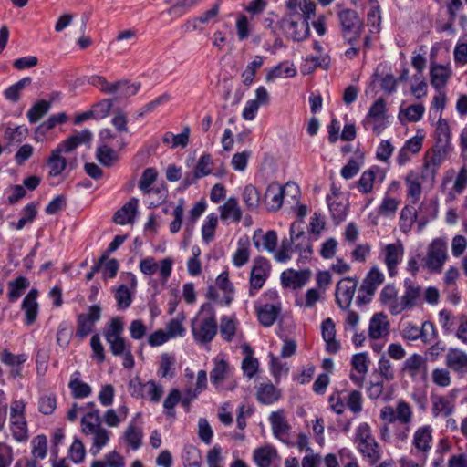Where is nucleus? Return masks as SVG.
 Segmentation results:
<instances>
[{"label": "nucleus", "instance_id": "1", "mask_svg": "<svg viewBox=\"0 0 467 467\" xmlns=\"http://www.w3.org/2000/svg\"><path fill=\"white\" fill-rule=\"evenodd\" d=\"M218 332L216 313L211 302L202 304L192 322V333L199 344H208L213 341Z\"/></svg>", "mask_w": 467, "mask_h": 467}, {"label": "nucleus", "instance_id": "2", "mask_svg": "<svg viewBox=\"0 0 467 467\" xmlns=\"http://www.w3.org/2000/svg\"><path fill=\"white\" fill-rule=\"evenodd\" d=\"M254 311L260 325L272 327L282 312L280 296L275 290H267L254 302Z\"/></svg>", "mask_w": 467, "mask_h": 467}, {"label": "nucleus", "instance_id": "3", "mask_svg": "<svg viewBox=\"0 0 467 467\" xmlns=\"http://www.w3.org/2000/svg\"><path fill=\"white\" fill-rule=\"evenodd\" d=\"M81 430L85 435H92V445L89 452L97 456L108 445L111 432L101 426L100 416L89 414L81 419Z\"/></svg>", "mask_w": 467, "mask_h": 467}, {"label": "nucleus", "instance_id": "4", "mask_svg": "<svg viewBox=\"0 0 467 467\" xmlns=\"http://www.w3.org/2000/svg\"><path fill=\"white\" fill-rule=\"evenodd\" d=\"M355 442L358 451L370 464H375L381 457L379 443L376 441L371 427L367 422L360 423L355 431Z\"/></svg>", "mask_w": 467, "mask_h": 467}, {"label": "nucleus", "instance_id": "5", "mask_svg": "<svg viewBox=\"0 0 467 467\" xmlns=\"http://www.w3.org/2000/svg\"><path fill=\"white\" fill-rule=\"evenodd\" d=\"M283 34L294 41H303L310 34L309 23L297 12H288L278 22Z\"/></svg>", "mask_w": 467, "mask_h": 467}, {"label": "nucleus", "instance_id": "6", "mask_svg": "<svg viewBox=\"0 0 467 467\" xmlns=\"http://www.w3.org/2000/svg\"><path fill=\"white\" fill-rule=\"evenodd\" d=\"M385 275L378 266H373L368 272L358 289L356 303L358 306L366 305L372 300L378 287L383 284Z\"/></svg>", "mask_w": 467, "mask_h": 467}, {"label": "nucleus", "instance_id": "7", "mask_svg": "<svg viewBox=\"0 0 467 467\" xmlns=\"http://www.w3.org/2000/svg\"><path fill=\"white\" fill-rule=\"evenodd\" d=\"M403 294L400 297L399 304L394 306V310L398 315L405 310H412L417 306L422 297V288L414 280L406 278L403 281Z\"/></svg>", "mask_w": 467, "mask_h": 467}, {"label": "nucleus", "instance_id": "8", "mask_svg": "<svg viewBox=\"0 0 467 467\" xmlns=\"http://www.w3.org/2000/svg\"><path fill=\"white\" fill-rule=\"evenodd\" d=\"M338 19L344 39L353 44L354 40L359 37L362 28V22L358 13L352 9H344L338 13Z\"/></svg>", "mask_w": 467, "mask_h": 467}, {"label": "nucleus", "instance_id": "9", "mask_svg": "<svg viewBox=\"0 0 467 467\" xmlns=\"http://www.w3.org/2000/svg\"><path fill=\"white\" fill-rule=\"evenodd\" d=\"M447 257L445 241L441 238L434 239L428 247L424 266L431 272H441Z\"/></svg>", "mask_w": 467, "mask_h": 467}, {"label": "nucleus", "instance_id": "10", "mask_svg": "<svg viewBox=\"0 0 467 467\" xmlns=\"http://www.w3.org/2000/svg\"><path fill=\"white\" fill-rule=\"evenodd\" d=\"M387 108L383 98H379L369 108L363 124L370 128L373 132L379 134L387 127Z\"/></svg>", "mask_w": 467, "mask_h": 467}, {"label": "nucleus", "instance_id": "11", "mask_svg": "<svg viewBox=\"0 0 467 467\" xmlns=\"http://www.w3.org/2000/svg\"><path fill=\"white\" fill-rule=\"evenodd\" d=\"M286 191H292L294 197L299 193L298 186L293 182L286 183L285 187L281 186L277 182H271L267 186L265 193V201L268 211L275 212L281 208L284 195Z\"/></svg>", "mask_w": 467, "mask_h": 467}, {"label": "nucleus", "instance_id": "12", "mask_svg": "<svg viewBox=\"0 0 467 467\" xmlns=\"http://www.w3.org/2000/svg\"><path fill=\"white\" fill-rule=\"evenodd\" d=\"M404 254V247L400 242L388 244L381 247L379 258L386 265L389 275L394 277L397 275L398 265L401 263Z\"/></svg>", "mask_w": 467, "mask_h": 467}, {"label": "nucleus", "instance_id": "13", "mask_svg": "<svg viewBox=\"0 0 467 467\" xmlns=\"http://www.w3.org/2000/svg\"><path fill=\"white\" fill-rule=\"evenodd\" d=\"M271 265L268 260L263 257H258L255 259L254 264L251 269L250 273V290L249 295L251 296H254V292L260 290L267 278L270 275Z\"/></svg>", "mask_w": 467, "mask_h": 467}, {"label": "nucleus", "instance_id": "14", "mask_svg": "<svg viewBox=\"0 0 467 467\" xmlns=\"http://www.w3.org/2000/svg\"><path fill=\"white\" fill-rule=\"evenodd\" d=\"M450 150V147L434 145L424 162L422 177H427L431 182H434L437 170L447 159Z\"/></svg>", "mask_w": 467, "mask_h": 467}, {"label": "nucleus", "instance_id": "15", "mask_svg": "<svg viewBox=\"0 0 467 467\" xmlns=\"http://www.w3.org/2000/svg\"><path fill=\"white\" fill-rule=\"evenodd\" d=\"M358 280L354 277H345L341 279L336 287V302L338 306L346 310L349 307L354 297Z\"/></svg>", "mask_w": 467, "mask_h": 467}, {"label": "nucleus", "instance_id": "16", "mask_svg": "<svg viewBox=\"0 0 467 467\" xmlns=\"http://www.w3.org/2000/svg\"><path fill=\"white\" fill-rule=\"evenodd\" d=\"M219 12L220 2H216L209 10L203 12L199 16L188 19L182 25V30L185 33H191L193 31L202 32L204 29V25L216 21Z\"/></svg>", "mask_w": 467, "mask_h": 467}, {"label": "nucleus", "instance_id": "17", "mask_svg": "<svg viewBox=\"0 0 467 467\" xmlns=\"http://www.w3.org/2000/svg\"><path fill=\"white\" fill-rule=\"evenodd\" d=\"M101 308L98 305L89 306L88 313H81L77 317L76 336L84 338L90 334L95 323L100 319Z\"/></svg>", "mask_w": 467, "mask_h": 467}, {"label": "nucleus", "instance_id": "18", "mask_svg": "<svg viewBox=\"0 0 467 467\" xmlns=\"http://www.w3.org/2000/svg\"><path fill=\"white\" fill-rule=\"evenodd\" d=\"M172 264V259L165 258L158 265L152 256H148L140 262L139 268L145 275H152L159 270L163 282H166L171 276Z\"/></svg>", "mask_w": 467, "mask_h": 467}, {"label": "nucleus", "instance_id": "19", "mask_svg": "<svg viewBox=\"0 0 467 467\" xmlns=\"http://www.w3.org/2000/svg\"><path fill=\"white\" fill-rule=\"evenodd\" d=\"M385 178V170L374 165L363 171L359 180L357 182V187L361 193L367 194L372 192L374 183L381 184Z\"/></svg>", "mask_w": 467, "mask_h": 467}, {"label": "nucleus", "instance_id": "20", "mask_svg": "<svg viewBox=\"0 0 467 467\" xmlns=\"http://www.w3.org/2000/svg\"><path fill=\"white\" fill-rule=\"evenodd\" d=\"M427 358L420 354L410 355L402 364L401 372L413 380L424 379L427 374Z\"/></svg>", "mask_w": 467, "mask_h": 467}, {"label": "nucleus", "instance_id": "21", "mask_svg": "<svg viewBox=\"0 0 467 467\" xmlns=\"http://www.w3.org/2000/svg\"><path fill=\"white\" fill-rule=\"evenodd\" d=\"M444 364L459 375L467 374V353L460 348H450L445 355Z\"/></svg>", "mask_w": 467, "mask_h": 467}, {"label": "nucleus", "instance_id": "22", "mask_svg": "<svg viewBox=\"0 0 467 467\" xmlns=\"http://www.w3.org/2000/svg\"><path fill=\"white\" fill-rule=\"evenodd\" d=\"M432 415L434 417H449L454 410V396L431 394Z\"/></svg>", "mask_w": 467, "mask_h": 467}, {"label": "nucleus", "instance_id": "23", "mask_svg": "<svg viewBox=\"0 0 467 467\" xmlns=\"http://www.w3.org/2000/svg\"><path fill=\"white\" fill-rule=\"evenodd\" d=\"M389 322L383 312L375 313L369 321L368 336L372 339H379L389 334Z\"/></svg>", "mask_w": 467, "mask_h": 467}, {"label": "nucleus", "instance_id": "24", "mask_svg": "<svg viewBox=\"0 0 467 467\" xmlns=\"http://www.w3.org/2000/svg\"><path fill=\"white\" fill-rule=\"evenodd\" d=\"M310 278V272L296 271L288 269L281 274V283L284 286L292 289H299L304 286Z\"/></svg>", "mask_w": 467, "mask_h": 467}, {"label": "nucleus", "instance_id": "25", "mask_svg": "<svg viewBox=\"0 0 467 467\" xmlns=\"http://www.w3.org/2000/svg\"><path fill=\"white\" fill-rule=\"evenodd\" d=\"M322 337L326 342V349L331 353L336 354L339 351L341 345L336 339V326L332 318H326L321 324Z\"/></svg>", "mask_w": 467, "mask_h": 467}, {"label": "nucleus", "instance_id": "26", "mask_svg": "<svg viewBox=\"0 0 467 467\" xmlns=\"http://www.w3.org/2000/svg\"><path fill=\"white\" fill-rule=\"evenodd\" d=\"M92 139V132L88 130H84L80 132L69 136L67 139L59 143L56 150L61 153H69L73 151L78 146L88 143Z\"/></svg>", "mask_w": 467, "mask_h": 467}, {"label": "nucleus", "instance_id": "27", "mask_svg": "<svg viewBox=\"0 0 467 467\" xmlns=\"http://www.w3.org/2000/svg\"><path fill=\"white\" fill-rule=\"evenodd\" d=\"M37 296L38 291L31 289L23 299L21 307L25 313V324L26 326H31L36 320L38 315Z\"/></svg>", "mask_w": 467, "mask_h": 467}, {"label": "nucleus", "instance_id": "28", "mask_svg": "<svg viewBox=\"0 0 467 467\" xmlns=\"http://www.w3.org/2000/svg\"><path fill=\"white\" fill-rule=\"evenodd\" d=\"M424 178L422 175L420 176L417 172L410 171L404 179L407 187V197L413 204H416L421 197V180Z\"/></svg>", "mask_w": 467, "mask_h": 467}, {"label": "nucleus", "instance_id": "29", "mask_svg": "<svg viewBox=\"0 0 467 467\" xmlns=\"http://www.w3.org/2000/svg\"><path fill=\"white\" fill-rule=\"evenodd\" d=\"M139 201L131 198L113 216V221L117 224L125 225L132 223L137 213Z\"/></svg>", "mask_w": 467, "mask_h": 467}, {"label": "nucleus", "instance_id": "30", "mask_svg": "<svg viewBox=\"0 0 467 467\" xmlns=\"http://www.w3.org/2000/svg\"><path fill=\"white\" fill-rule=\"evenodd\" d=\"M253 243L258 250L263 248L268 252H275L277 244V234L271 230L264 234L263 231L258 229L254 233Z\"/></svg>", "mask_w": 467, "mask_h": 467}, {"label": "nucleus", "instance_id": "31", "mask_svg": "<svg viewBox=\"0 0 467 467\" xmlns=\"http://www.w3.org/2000/svg\"><path fill=\"white\" fill-rule=\"evenodd\" d=\"M230 375V368L228 363L223 359H215L214 367L210 372L211 383L217 390L224 389L223 382L228 379Z\"/></svg>", "mask_w": 467, "mask_h": 467}, {"label": "nucleus", "instance_id": "32", "mask_svg": "<svg viewBox=\"0 0 467 467\" xmlns=\"http://www.w3.org/2000/svg\"><path fill=\"white\" fill-rule=\"evenodd\" d=\"M68 388L75 399L88 398L92 393V388L81 380V374L78 370L71 374Z\"/></svg>", "mask_w": 467, "mask_h": 467}, {"label": "nucleus", "instance_id": "33", "mask_svg": "<svg viewBox=\"0 0 467 467\" xmlns=\"http://www.w3.org/2000/svg\"><path fill=\"white\" fill-rule=\"evenodd\" d=\"M431 84L436 89L443 88L451 76V70L449 65H431Z\"/></svg>", "mask_w": 467, "mask_h": 467}, {"label": "nucleus", "instance_id": "34", "mask_svg": "<svg viewBox=\"0 0 467 467\" xmlns=\"http://www.w3.org/2000/svg\"><path fill=\"white\" fill-rule=\"evenodd\" d=\"M327 203L336 224H339L346 220L348 213V202L347 200H332V197L327 195Z\"/></svg>", "mask_w": 467, "mask_h": 467}, {"label": "nucleus", "instance_id": "35", "mask_svg": "<svg viewBox=\"0 0 467 467\" xmlns=\"http://www.w3.org/2000/svg\"><path fill=\"white\" fill-rule=\"evenodd\" d=\"M220 217L223 221L231 220L239 223L242 219V211L235 197H230L219 207Z\"/></svg>", "mask_w": 467, "mask_h": 467}, {"label": "nucleus", "instance_id": "36", "mask_svg": "<svg viewBox=\"0 0 467 467\" xmlns=\"http://www.w3.org/2000/svg\"><path fill=\"white\" fill-rule=\"evenodd\" d=\"M286 5L290 12L299 13L307 23L315 16L316 4L312 0H288Z\"/></svg>", "mask_w": 467, "mask_h": 467}, {"label": "nucleus", "instance_id": "37", "mask_svg": "<svg viewBox=\"0 0 467 467\" xmlns=\"http://www.w3.org/2000/svg\"><path fill=\"white\" fill-rule=\"evenodd\" d=\"M281 397V391L271 382L262 383L257 389V400L265 405H270L277 401Z\"/></svg>", "mask_w": 467, "mask_h": 467}, {"label": "nucleus", "instance_id": "38", "mask_svg": "<svg viewBox=\"0 0 467 467\" xmlns=\"http://www.w3.org/2000/svg\"><path fill=\"white\" fill-rule=\"evenodd\" d=\"M277 457V451L272 446L257 448L253 453V459L257 467H270Z\"/></svg>", "mask_w": 467, "mask_h": 467}, {"label": "nucleus", "instance_id": "39", "mask_svg": "<svg viewBox=\"0 0 467 467\" xmlns=\"http://www.w3.org/2000/svg\"><path fill=\"white\" fill-rule=\"evenodd\" d=\"M129 386L135 388H139L140 389H143L146 393V396L149 398V400L154 403H157L161 400L162 394H163V388L161 385L157 384L153 380H149L145 383H141L138 381L137 379L130 380Z\"/></svg>", "mask_w": 467, "mask_h": 467}, {"label": "nucleus", "instance_id": "40", "mask_svg": "<svg viewBox=\"0 0 467 467\" xmlns=\"http://www.w3.org/2000/svg\"><path fill=\"white\" fill-rule=\"evenodd\" d=\"M432 429L429 425L421 426L416 430L412 443L420 451L426 452L431 448Z\"/></svg>", "mask_w": 467, "mask_h": 467}, {"label": "nucleus", "instance_id": "41", "mask_svg": "<svg viewBox=\"0 0 467 467\" xmlns=\"http://www.w3.org/2000/svg\"><path fill=\"white\" fill-rule=\"evenodd\" d=\"M290 237L291 242L296 243L298 240H301L299 243L295 244V250L300 253V256L307 257L313 252L312 245L306 236L303 231L296 232V223H292L290 227Z\"/></svg>", "mask_w": 467, "mask_h": 467}, {"label": "nucleus", "instance_id": "42", "mask_svg": "<svg viewBox=\"0 0 467 467\" xmlns=\"http://www.w3.org/2000/svg\"><path fill=\"white\" fill-rule=\"evenodd\" d=\"M269 421L273 430L274 435L283 440L288 434L289 425L287 424L282 410L274 411L269 416Z\"/></svg>", "mask_w": 467, "mask_h": 467}, {"label": "nucleus", "instance_id": "43", "mask_svg": "<svg viewBox=\"0 0 467 467\" xmlns=\"http://www.w3.org/2000/svg\"><path fill=\"white\" fill-rule=\"evenodd\" d=\"M122 439L132 451L139 450L142 445L143 439L141 428L130 422L126 428Z\"/></svg>", "mask_w": 467, "mask_h": 467}, {"label": "nucleus", "instance_id": "44", "mask_svg": "<svg viewBox=\"0 0 467 467\" xmlns=\"http://www.w3.org/2000/svg\"><path fill=\"white\" fill-rule=\"evenodd\" d=\"M379 299L382 305L389 308L391 315H398L394 310V306L399 304L400 298L398 297V290L394 285H386L380 291Z\"/></svg>", "mask_w": 467, "mask_h": 467}, {"label": "nucleus", "instance_id": "45", "mask_svg": "<svg viewBox=\"0 0 467 467\" xmlns=\"http://www.w3.org/2000/svg\"><path fill=\"white\" fill-rule=\"evenodd\" d=\"M126 462L124 457L117 451H111L106 453L102 459L95 460L91 462L90 467H125Z\"/></svg>", "mask_w": 467, "mask_h": 467}, {"label": "nucleus", "instance_id": "46", "mask_svg": "<svg viewBox=\"0 0 467 467\" xmlns=\"http://www.w3.org/2000/svg\"><path fill=\"white\" fill-rule=\"evenodd\" d=\"M61 154L57 150L54 149L47 161V164L49 167L48 174L51 177L61 175L67 167V161Z\"/></svg>", "mask_w": 467, "mask_h": 467}, {"label": "nucleus", "instance_id": "47", "mask_svg": "<svg viewBox=\"0 0 467 467\" xmlns=\"http://www.w3.org/2000/svg\"><path fill=\"white\" fill-rule=\"evenodd\" d=\"M237 320L234 317L223 316L220 320V330L221 337L226 342H231L237 334Z\"/></svg>", "mask_w": 467, "mask_h": 467}, {"label": "nucleus", "instance_id": "48", "mask_svg": "<svg viewBox=\"0 0 467 467\" xmlns=\"http://www.w3.org/2000/svg\"><path fill=\"white\" fill-rule=\"evenodd\" d=\"M68 120V116L65 112L51 115L46 121L42 122L36 129V134L45 136L49 130L57 124H64Z\"/></svg>", "mask_w": 467, "mask_h": 467}, {"label": "nucleus", "instance_id": "49", "mask_svg": "<svg viewBox=\"0 0 467 467\" xmlns=\"http://www.w3.org/2000/svg\"><path fill=\"white\" fill-rule=\"evenodd\" d=\"M418 219V213L414 207L406 205L400 212V229L402 233L407 234L412 229L413 223Z\"/></svg>", "mask_w": 467, "mask_h": 467}, {"label": "nucleus", "instance_id": "50", "mask_svg": "<svg viewBox=\"0 0 467 467\" xmlns=\"http://www.w3.org/2000/svg\"><path fill=\"white\" fill-rule=\"evenodd\" d=\"M190 128L185 127L180 134H173L172 132H166L163 135L162 141L165 144H171L172 149L181 147L185 148L189 142Z\"/></svg>", "mask_w": 467, "mask_h": 467}, {"label": "nucleus", "instance_id": "51", "mask_svg": "<svg viewBox=\"0 0 467 467\" xmlns=\"http://www.w3.org/2000/svg\"><path fill=\"white\" fill-rule=\"evenodd\" d=\"M157 179V171L154 168H147L144 170L140 182H139V188L140 191L143 192V193H161V191L160 189H151L150 185L156 181Z\"/></svg>", "mask_w": 467, "mask_h": 467}, {"label": "nucleus", "instance_id": "52", "mask_svg": "<svg viewBox=\"0 0 467 467\" xmlns=\"http://www.w3.org/2000/svg\"><path fill=\"white\" fill-rule=\"evenodd\" d=\"M140 88V83H130L128 80H120L113 83V92L119 98H129L137 94Z\"/></svg>", "mask_w": 467, "mask_h": 467}, {"label": "nucleus", "instance_id": "53", "mask_svg": "<svg viewBox=\"0 0 467 467\" xmlns=\"http://www.w3.org/2000/svg\"><path fill=\"white\" fill-rule=\"evenodd\" d=\"M184 467H200L202 456L200 451L193 445H186L182 453Z\"/></svg>", "mask_w": 467, "mask_h": 467}, {"label": "nucleus", "instance_id": "54", "mask_svg": "<svg viewBox=\"0 0 467 467\" xmlns=\"http://www.w3.org/2000/svg\"><path fill=\"white\" fill-rule=\"evenodd\" d=\"M9 292L8 299L11 303L16 302L29 286V281L24 276H18L8 283Z\"/></svg>", "mask_w": 467, "mask_h": 467}, {"label": "nucleus", "instance_id": "55", "mask_svg": "<svg viewBox=\"0 0 467 467\" xmlns=\"http://www.w3.org/2000/svg\"><path fill=\"white\" fill-rule=\"evenodd\" d=\"M27 359L26 354L14 355L8 350H4L1 356V361L12 368L14 375L17 376L20 374V365L25 363Z\"/></svg>", "mask_w": 467, "mask_h": 467}, {"label": "nucleus", "instance_id": "56", "mask_svg": "<svg viewBox=\"0 0 467 467\" xmlns=\"http://www.w3.org/2000/svg\"><path fill=\"white\" fill-rule=\"evenodd\" d=\"M436 142L435 145L451 147V130L446 119H440L437 122L435 130Z\"/></svg>", "mask_w": 467, "mask_h": 467}, {"label": "nucleus", "instance_id": "57", "mask_svg": "<svg viewBox=\"0 0 467 467\" xmlns=\"http://www.w3.org/2000/svg\"><path fill=\"white\" fill-rule=\"evenodd\" d=\"M296 70L288 62H283L273 67L266 75V80L271 81L278 78H292L296 76Z\"/></svg>", "mask_w": 467, "mask_h": 467}, {"label": "nucleus", "instance_id": "58", "mask_svg": "<svg viewBox=\"0 0 467 467\" xmlns=\"http://www.w3.org/2000/svg\"><path fill=\"white\" fill-rule=\"evenodd\" d=\"M32 82V78L29 77L23 78L16 83L8 87L5 91L4 95L7 100L16 102L20 99L21 91Z\"/></svg>", "mask_w": 467, "mask_h": 467}, {"label": "nucleus", "instance_id": "59", "mask_svg": "<svg viewBox=\"0 0 467 467\" xmlns=\"http://www.w3.org/2000/svg\"><path fill=\"white\" fill-rule=\"evenodd\" d=\"M50 108V101L42 99L35 103L26 113V117L29 122H37L44 115L49 111Z\"/></svg>", "mask_w": 467, "mask_h": 467}, {"label": "nucleus", "instance_id": "60", "mask_svg": "<svg viewBox=\"0 0 467 467\" xmlns=\"http://www.w3.org/2000/svg\"><path fill=\"white\" fill-rule=\"evenodd\" d=\"M243 201L250 211H254L260 204V193L252 184L246 185L243 191Z\"/></svg>", "mask_w": 467, "mask_h": 467}, {"label": "nucleus", "instance_id": "61", "mask_svg": "<svg viewBox=\"0 0 467 467\" xmlns=\"http://www.w3.org/2000/svg\"><path fill=\"white\" fill-rule=\"evenodd\" d=\"M347 408L355 415L359 414L363 410V396L361 391L351 390L346 398Z\"/></svg>", "mask_w": 467, "mask_h": 467}, {"label": "nucleus", "instance_id": "62", "mask_svg": "<svg viewBox=\"0 0 467 467\" xmlns=\"http://www.w3.org/2000/svg\"><path fill=\"white\" fill-rule=\"evenodd\" d=\"M217 223L218 217L215 213H210L203 222L202 226V237L206 244L213 239Z\"/></svg>", "mask_w": 467, "mask_h": 467}, {"label": "nucleus", "instance_id": "63", "mask_svg": "<svg viewBox=\"0 0 467 467\" xmlns=\"http://www.w3.org/2000/svg\"><path fill=\"white\" fill-rule=\"evenodd\" d=\"M181 402V391L178 389H172L164 400L163 408L165 414L170 418H175V406Z\"/></svg>", "mask_w": 467, "mask_h": 467}, {"label": "nucleus", "instance_id": "64", "mask_svg": "<svg viewBox=\"0 0 467 467\" xmlns=\"http://www.w3.org/2000/svg\"><path fill=\"white\" fill-rule=\"evenodd\" d=\"M97 160L104 166L110 167L117 161V153L107 145L99 146L96 152Z\"/></svg>", "mask_w": 467, "mask_h": 467}]
</instances>
